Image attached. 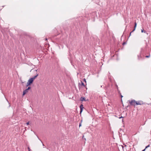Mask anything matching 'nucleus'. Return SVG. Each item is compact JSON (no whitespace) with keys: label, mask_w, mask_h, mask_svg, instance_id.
<instances>
[{"label":"nucleus","mask_w":151,"mask_h":151,"mask_svg":"<svg viewBox=\"0 0 151 151\" xmlns=\"http://www.w3.org/2000/svg\"><path fill=\"white\" fill-rule=\"evenodd\" d=\"M81 106H83V105H82L81 106H80L81 109H80V111L79 113H81L82 112V108H81Z\"/></svg>","instance_id":"nucleus-11"},{"label":"nucleus","mask_w":151,"mask_h":151,"mask_svg":"<svg viewBox=\"0 0 151 151\" xmlns=\"http://www.w3.org/2000/svg\"><path fill=\"white\" fill-rule=\"evenodd\" d=\"M150 147V145H148V146H146L145 148V149H146L148 147Z\"/></svg>","instance_id":"nucleus-18"},{"label":"nucleus","mask_w":151,"mask_h":151,"mask_svg":"<svg viewBox=\"0 0 151 151\" xmlns=\"http://www.w3.org/2000/svg\"><path fill=\"white\" fill-rule=\"evenodd\" d=\"M81 100L82 101H86V99L85 97H81Z\"/></svg>","instance_id":"nucleus-10"},{"label":"nucleus","mask_w":151,"mask_h":151,"mask_svg":"<svg viewBox=\"0 0 151 151\" xmlns=\"http://www.w3.org/2000/svg\"><path fill=\"white\" fill-rule=\"evenodd\" d=\"M129 101V103L130 105H135V101L134 100H133L131 101Z\"/></svg>","instance_id":"nucleus-3"},{"label":"nucleus","mask_w":151,"mask_h":151,"mask_svg":"<svg viewBox=\"0 0 151 151\" xmlns=\"http://www.w3.org/2000/svg\"><path fill=\"white\" fill-rule=\"evenodd\" d=\"M91 18L93 19L92 20L93 21H95V19L97 17L96 12H92V13L91 14Z\"/></svg>","instance_id":"nucleus-1"},{"label":"nucleus","mask_w":151,"mask_h":151,"mask_svg":"<svg viewBox=\"0 0 151 151\" xmlns=\"http://www.w3.org/2000/svg\"><path fill=\"white\" fill-rule=\"evenodd\" d=\"M38 76V74H37L36 75L34 76V77L31 78H32L33 79V80H34L35 78H36L37 76Z\"/></svg>","instance_id":"nucleus-7"},{"label":"nucleus","mask_w":151,"mask_h":151,"mask_svg":"<svg viewBox=\"0 0 151 151\" xmlns=\"http://www.w3.org/2000/svg\"><path fill=\"white\" fill-rule=\"evenodd\" d=\"M106 35H104V36H105Z\"/></svg>","instance_id":"nucleus-28"},{"label":"nucleus","mask_w":151,"mask_h":151,"mask_svg":"<svg viewBox=\"0 0 151 151\" xmlns=\"http://www.w3.org/2000/svg\"><path fill=\"white\" fill-rule=\"evenodd\" d=\"M101 87H102V86H101Z\"/></svg>","instance_id":"nucleus-27"},{"label":"nucleus","mask_w":151,"mask_h":151,"mask_svg":"<svg viewBox=\"0 0 151 151\" xmlns=\"http://www.w3.org/2000/svg\"><path fill=\"white\" fill-rule=\"evenodd\" d=\"M121 118H123V117H122V116H121V117H119V118L120 119Z\"/></svg>","instance_id":"nucleus-22"},{"label":"nucleus","mask_w":151,"mask_h":151,"mask_svg":"<svg viewBox=\"0 0 151 151\" xmlns=\"http://www.w3.org/2000/svg\"><path fill=\"white\" fill-rule=\"evenodd\" d=\"M28 91L27 89L24 91L23 92V95H24Z\"/></svg>","instance_id":"nucleus-5"},{"label":"nucleus","mask_w":151,"mask_h":151,"mask_svg":"<svg viewBox=\"0 0 151 151\" xmlns=\"http://www.w3.org/2000/svg\"><path fill=\"white\" fill-rule=\"evenodd\" d=\"M94 2H95L97 4H99V0H94Z\"/></svg>","instance_id":"nucleus-9"},{"label":"nucleus","mask_w":151,"mask_h":151,"mask_svg":"<svg viewBox=\"0 0 151 151\" xmlns=\"http://www.w3.org/2000/svg\"><path fill=\"white\" fill-rule=\"evenodd\" d=\"M141 32L142 33L144 32L145 33H146L147 32L146 31L144 30L143 29L141 30Z\"/></svg>","instance_id":"nucleus-12"},{"label":"nucleus","mask_w":151,"mask_h":151,"mask_svg":"<svg viewBox=\"0 0 151 151\" xmlns=\"http://www.w3.org/2000/svg\"><path fill=\"white\" fill-rule=\"evenodd\" d=\"M146 149H145V148L143 150H142V151H145V150Z\"/></svg>","instance_id":"nucleus-24"},{"label":"nucleus","mask_w":151,"mask_h":151,"mask_svg":"<svg viewBox=\"0 0 151 151\" xmlns=\"http://www.w3.org/2000/svg\"><path fill=\"white\" fill-rule=\"evenodd\" d=\"M82 120H81V122L80 123V124H79V127H80L81 126V123H82Z\"/></svg>","instance_id":"nucleus-13"},{"label":"nucleus","mask_w":151,"mask_h":151,"mask_svg":"<svg viewBox=\"0 0 151 151\" xmlns=\"http://www.w3.org/2000/svg\"><path fill=\"white\" fill-rule=\"evenodd\" d=\"M26 124L27 125H28L29 124V122H27L26 123Z\"/></svg>","instance_id":"nucleus-20"},{"label":"nucleus","mask_w":151,"mask_h":151,"mask_svg":"<svg viewBox=\"0 0 151 151\" xmlns=\"http://www.w3.org/2000/svg\"><path fill=\"white\" fill-rule=\"evenodd\" d=\"M127 43V42H124L123 43H122V45H124L125 44H126Z\"/></svg>","instance_id":"nucleus-16"},{"label":"nucleus","mask_w":151,"mask_h":151,"mask_svg":"<svg viewBox=\"0 0 151 151\" xmlns=\"http://www.w3.org/2000/svg\"><path fill=\"white\" fill-rule=\"evenodd\" d=\"M31 88V87L30 86H29L28 87V88H27V89L28 91Z\"/></svg>","instance_id":"nucleus-15"},{"label":"nucleus","mask_w":151,"mask_h":151,"mask_svg":"<svg viewBox=\"0 0 151 151\" xmlns=\"http://www.w3.org/2000/svg\"><path fill=\"white\" fill-rule=\"evenodd\" d=\"M123 97V96L121 94V98H122V97Z\"/></svg>","instance_id":"nucleus-21"},{"label":"nucleus","mask_w":151,"mask_h":151,"mask_svg":"<svg viewBox=\"0 0 151 151\" xmlns=\"http://www.w3.org/2000/svg\"><path fill=\"white\" fill-rule=\"evenodd\" d=\"M134 29L130 33V36L131 35V33H132V32H133L134 31V30H135V29H136V28L137 27V23L136 22H134Z\"/></svg>","instance_id":"nucleus-4"},{"label":"nucleus","mask_w":151,"mask_h":151,"mask_svg":"<svg viewBox=\"0 0 151 151\" xmlns=\"http://www.w3.org/2000/svg\"><path fill=\"white\" fill-rule=\"evenodd\" d=\"M81 85H82V86H85V85H84V83H83V82H81Z\"/></svg>","instance_id":"nucleus-14"},{"label":"nucleus","mask_w":151,"mask_h":151,"mask_svg":"<svg viewBox=\"0 0 151 151\" xmlns=\"http://www.w3.org/2000/svg\"><path fill=\"white\" fill-rule=\"evenodd\" d=\"M83 81H84L85 82H86V81L85 78H84L83 79Z\"/></svg>","instance_id":"nucleus-19"},{"label":"nucleus","mask_w":151,"mask_h":151,"mask_svg":"<svg viewBox=\"0 0 151 151\" xmlns=\"http://www.w3.org/2000/svg\"><path fill=\"white\" fill-rule=\"evenodd\" d=\"M138 58L139 60H141L142 58V57L141 56V55H138Z\"/></svg>","instance_id":"nucleus-8"},{"label":"nucleus","mask_w":151,"mask_h":151,"mask_svg":"<svg viewBox=\"0 0 151 151\" xmlns=\"http://www.w3.org/2000/svg\"><path fill=\"white\" fill-rule=\"evenodd\" d=\"M46 40H47V39L46 38V39H45Z\"/></svg>","instance_id":"nucleus-26"},{"label":"nucleus","mask_w":151,"mask_h":151,"mask_svg":"<svg viewBox=\"0 0 151 151\" xmlns=\"http://www.w3.org/2000/svg\"><path fill=\"white\" fill-rule=\"evenodd\" d=\"M29 151H30V150H29Z\"/></svg>","instance_id":"nucleus-29"},{"label":"nucleus","mask_w":151,"mask_h":151,"mask_svg":"<svg viewBox=\"0 0 151 151\" xmlns=\"http://www.w3.org/2000/svg\"><path fill=\"white\" fill-rule=\"evenodd\" d=\"M140 101H135V105H141V103H140Z\"/></svg>","instance_id":"nucleus-6"},{"label":"nucleus","mask_w":151,"mask_h":151,"mask_svg":"<svg viewBox=\"0 0 151 151\" xmlns=\"http://www.w3.org/2000/svg\"><path fill=\"white\" fill-rule=\"evenodd\" d=\"M28 149L29 150H30V148H29V147H28Z\"/></svg>","instance_id":"nucleus-23"},{"label":"nucleus","mask_w":151,"mask_h":151,"mask_svg":"<svg viewBox=\"0 0 151 151\" xmlns=\"http://www.w3.org/2000/svg\"><path fill=\"white\" fill-rule=\"evenodd\" d=\"M34 81L32 78H30L28 81L26 85V86L27 87L31 85V84Z\"/></svg>","instance_id":"nucleus-2"},{"label":"nucleus","mask_w":151,"mask_h":151,"mask_svg":"<svg viewBox=\"0 0 151 151\" xmlns=\"http://www.w3.org/2000/svg\"><path fill=\"white\" fill-rule=\"evenodd\" d=\"M150 57V55H147L145 56V57L146 58H148L149 57Z\"/></svg>","instance_id":"nucleus-17"},{"label":"nucleus","mask_w":151,"mask_h":151,"mask_svg":"<svg viewBox=\"0 0 151 151\" xmlns=\"http://www.w3.org/2000/svg\"><path fill=\"white\" fill-rule=\"evenodd\" d=\"M116 87H117V88H118V86L117 85H116Z\"/></svg>","instance_id":"nucleus-25"}]
</instances>
